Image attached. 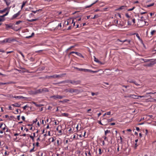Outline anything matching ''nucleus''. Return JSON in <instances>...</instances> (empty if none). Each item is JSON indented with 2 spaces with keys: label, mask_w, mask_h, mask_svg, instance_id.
Wrapping results in <instances>:
<instances>
[{
  "label": "nucleus",
  "mask_w": 156,
  "mask_h": 156,
  "mask_svg": "<svg viewBox=\"0 0 156 156\" xmlns=\"http://www.w3.org/2000/svg\"><path fill=\"white\" fill-rule=\"evenodd\" d=\"M45 78L47 79H50L52 78L51 76H45Z\"/></svg>",
  "instance_id": "6e6d98bb"
},
{
  "label": "nucleus",
  "mask_w": 156,
  "mask_h": 156,
  "mask_svg": "<svg viewBox=\"0 0 156 156\" xmlns=\"http://www.w3.org/2000/svg\"><path fill=\"white\" fill-rule=\"evenodd\" d=\"M29 59L31 61L33 62L34 61V58L32 57H31Z\"/></svg>",
  "instance_id": "37998d69"
},
{
  "label": "nucleus",
  "mask_w": 156,
  "mask_h": 156,
  "mask_svg": "<svg viewBox=\"0 0 156 156\" xmlns=\"http://www.w3.org/2000/svg\"><path fill=\"white\" fill-rule=\"evenodd\" d=\"M34 147H33V148L31 149L30 151V152H31L33 151H35L34 150Z\"/></svg>",
  "instance_id": "8fccbe9b"
},
{
  "label": "nucleus",
  "mask_w": 156,
  "mask_h": 156,
  "mask_svg": "<svg viewBox=\"0 0 156 156\" xmlns=\"http://www.w3.org/2000/svg\"><path fill=\"white\" fill-rule=\"evenodd\" d=\"M5 25L6 26V28H11L12 27V26L9 25L8 24H6Z\"/></svg>",
  "instance_id": "2f4dec72"
},
{
  "label": "nucleus",
  "mask_w": 156,
  "mask_h": 156,
  "mask_svg": "<svg viewBox=\"0 0 156 156\" xmlns=\"http://www.w3.org/2000/svg\"><path fill=\"white\" fill-rule=\"evenodd\" d=\"M74 68L78 70L79 71H83L85 72H87V69H80L76 67H75Z\"/></svg>",
  "instance_id": "6e6552de"
},
{
  "label": "nucleus",
  "mask_w": 156,
  "mask_h": 156,
  "mask_svg": "<svg viewBox=\"0 0 156 156\" xmlns=\"http://www.w3.org/2000/svg\"><path fill=\"white\" fill-rule=\"evenodd\" d=\"M62 116H64L66 117H68L69 115V114L68 113H62Z\"/></svg>",
  "instance_id": "c756f323"
},
{
  "label": "nucleus",
  "mask_w": 156,
  "mask_h": 156,
  "mask_svg": "<svg viewBox=\"0 0 156 156\" xmlns=\"http://www.w3.org/2000/svg\"><path fill=\"white\" fill-rule=\"evenodd\" d=\"M106 113L107 115H109L111 114V112L110 111V112H106Z\"/></svg>",
  "instance_id": "69168bd1"
},
{
  "label": "nucleus",
  "mask_w": 156,
  "mask_h": 156,
  "mask_svg": "<svg viewBox=\"0 0 156 156\" xmlns=\"http://www.w3.org/2000/svg\"><path fill=\"white\" fill-rule=\"evenodd\" d=\"M44 69H45V67L44 66H43L40 68V70L42 71V70H44Z\"/></svg>",
  "instance_id": "5fc2aeb1"
},
{
  "label": "nucleus",
  "mask_w": 156,
  "mask_h": 156,
  "mask_svg": "<svg viewBox=\"0 0 156 156\" xmlns=\"http://www.w3.org/2000/svg\"><path fill=\"white\" fill-rule=\"evenodd\" d=\"M37 20V19H32L31 20H28V19L27 20L29 22H31L34 21H36Z\"/></svg>",
  "instance_id": "a878e982"
},
{
  "label": "nucleus",
  "mask_w": 156,
  "mask_h": 156,
  "mask_svg": "<svg viewBox=\"0 0 156 156\" xmlns=\"http://www.w3.org/2000/svg\"><path fill=\"white\" fill-rule=\"evenodd\" d=\"M49 140H51V142H53L54 141V139L53 137H51L49 139Z\"/></svg>",
  "instance_id": "a18cd8bd"
},
{
  "label": "nucleus",
  "mask_w": 156,
  "mask_h": 156,
  "mask_svg": "<svg viewBox=\"0 0 156 156\" xmlns=\"http://www.w3.org/2000/svg\"><path fill=\"white\" fill-rule=\"evenodd\" d=\"M98 0H97L96 1V2H94L92 4H91L90 5L88 6H87L85 7V8H90L94 4H95L96 2H98Z\"/></svg>",
  "instance_id": "a211bd4d"
},
{
  "label": "nucleus",
  "mask_w": 156,
  "mask_h": 156,
  "mask_svg": "<svg viewBox=\"0 0 156 156\" xmlns=\"http://www.w3.org/2000/svg\"><path fill=\"white\" fill-rule=\"evenodd\" d=\"M141 60L144 61V62H150L151 60H153V59H147L142 58Z\"/></svg>",
  "instance_id": "4468645a"
},
{
  "label": "nucleus",
  "mask_w": 156,
  "mask_h": 156,
  "mask_svg": "<svg viewBox=\"0 0 156 156\" xmlns=\"http://www.w3.org/2000/svg\"><path fill=\"white\" fill-rule=\"evenodd\" d=\"M132 98L134 99H137L138 98L139 96H137L134 95V94H132Z\"/></svg>",
  "instance_id": "412c9836"
},
{
  "label": "nucleus",
  "mask_w": 156,
  "mask_h": 156,
  "mask_svg": "<svg viewBox=\"0 0 156 156\" xmlns=\"http://www.w3.org/2000/svg\"><path fill=\"white\" fill-rule=\"evenodd\" d=\"M6 42L7 43H11L12 42L15 41L16 40L14 38H6Z\"/></svg>",
  "instance_id": "0eeeda50"
},
{
  "label": "nucleus",
  "mask_w": 156,
  "mask_h": 156,
  "mask_svg": "<svg viewBox=\"0 0 156 156\" xmlns=\"http://www.w3.org/2000/svg\"><path fill=\"white\" fill-rule=\"evenodd\" d=\"M126 6L123 5L121 6L120 8H119L117 10H122L126 8Z\"/></svg>",
  "instance_id": "f3484780"
},
{
  "label": "nucleus",
  "mask_w": 156,
  "mask_h": 156,
  "mask_svg": "<svg viewBox=\"0 0 156 156\" xmlns=\"http://www.w3.org/2000/svg\"><path fill=\"white\" fill-rule=\"evenodd\" d=\"M34 33H32L31 35V36H27V37H26V38H30L31 37L33 36H34Z\"/></svg>",
  "instance_id": "393cba45"
},
{
  "label": "nucleus",
  "mask_w": 156,
  "mask_h": 156,
  "mask_svg": "<svg viewBox=\"0 0 156 156\" xmlns=\"http://www.w3.org/2000/svg\"><path fill=\"white\" fill-rule=\"evenodd\" d=\"M156 31V30H153L151 32V34L152 35L154 34V33Z\"/></svg>",
  "instance_id": "09e8293b"
},
{
  "label": "nucleus",
  "mask_w": 156,
  "mask_h": 156,
  "mask_svg": "<svg viewBox=\"0 0 156 156\" xmlns=\"http://www.w3.org/2000/svg\"><path fill=\"white\" fill-rule=\"evenodd\" d=\"M94 61L97 62H100V61L95 56H94Z\"/></svg>",
  "instance_id": "72a5a7b5"
},
{
  "label": "nucleus",
  "mask_w": 156,
  "mask_h": 156,
  "mask_svg": "<svg viewBox=\"0 0 156 156\" xmlns=\"http://www.w3.org/2000/svg\"><path fill=\"white\" fill-rule=\"evenodd\" d=\"M22 21H20V20H19V21H17L16 22V25H18V24H19L20 23H22Z\"/></svg>",
  "instance_id": "58836bf2"
},
{
  "label": "nucleus",
  "mask_w": 156,
  "mask_h": 156,
  "mask_svg": "<svg viewBox=\"0 0 156 156\" xmlns=\"http://www.w3.org/2000/svg\"><path fill=\"white\" fill-rule=\"evenodd\" d=\"M41 9H38V10H37L35 11H32V12H33V13H36L37 12L39 11H41Z\"/></svg>",
  "instance_id": "ea45409f"
},
{
  "label": "nucleus",
  "mask_w": 156,
  "mask_h": 156,
  "mask_svg": "<svg viewBox=\"0 0 156 156\" xmlns=\"http://www.w3.org/2000/svg\"><path fill=\"white\" fill-rule=\"evenodd\" d=\"M11 7H7L5 8L2 10H0V13L2 14L5 12L6 10H9Z\"/></svg>",
  "instance_id": "423d86ee"
},
{
  "label": "nucleus",
  "mask_w": 156,
  "mask_h": 156,
  "mask_svg": "<svg viewBox=\"0 0 156 156\" xmlns=\"http://www.w3.org/2000/svg\"><path fill=\"white\" fill-rule=\"evenodd\" d=\"M43 51V50H39V51H36L35 52L36 53H39L40 52H41Z\"/></svg>",
  "instance_id": "13d9d810"
},
{
  "label": "nucleus",
  "mask_w": 156,
  "mask_h": 156,
  "mask_svg": "<svg viewBox=\"0 0 156 156\" xmlns=\"http://www.w3.org/2000/svg\"><path fill=\"white\" fill-rule=\"evenodd\" d=\"M87 72H91V73H97L98 72V71H94L92 70H90V69H87Z\"/></svg>",
  "instance_id": "6ab92c4d"
},
{
  "label": "nucleus",
  "mask_w": 156,
  "mask_h": 156,
  "mask_svg": "<svg viewBox=\"0 0 156 156\" xmlns=\"http://www.w3.org/2000/svg\"><path fill=\"white\" fill-rule=\"evenodd\" d=\"M30 138H31L32 139V140H34V137L33 136H31V135H30Z\"/></svg>",
  "instance_id": "774afa93"
},
{
  "label": "nucleus",
  "mask_w": 156,
  "mask_h": 156,
  "mask_svg": "<svg viewBox=\"0 0 156 156\" xmlns=\"http://www.w3.org/2000/svg\"><path fill=\"white\" fill-rule=\"evenodd\" d=\"M75 54H76L77 55L80 57H81L83 58H84L83 56L81 53H79L78 52H76V53H75Z\"/></svg>",
  "instance_id": "aec40b11"
},
{
  "label": "nucleus",
  "mask_w": 156,
  "mask_h": 156,
  "mask_svg": "<svg viewBox=\"0 0 156 156\" xmlns=\"http://www.w3.org/2000/svg\"><path fill=\"white\" fill-rule=\"evenodd\" d=\"M110 133V130H107L106 131H105V135L106 136L107 133Z\"/></svg>",
  "instance_id": "473e14b6"
},
{
  "label": "nucleus",
  "mask_w": 156,
  "mask_h": 156,
  "mask_svg": "<svg viewBox=\"0 0 156 156\" xmlns=\"http://www.w3.org/2000/svg\"><path fill=\"white\" fill-rule=\"evenodd\" d=\"M13 97L18 99L25 98V97L23 96H14V97Z\"/></svg>",
  "instance_id": "2eb2a0df"
},
{
  "label": "nucleus",
  "mask_w": 156,
  "mask_h": 156,
  "mask_svg": "<svg viewBox=\"0 0 156 156\" xmlns=\"http://www.w3.org/2000/svg\"><path fill=\"white\" fill-rule=\"evenodd\" d=\"M6 39H4V40H3L2 41H0V44L7 43V42H6Z\"/></svg>",
  "instance_id": "5701e85b"
},
{
  "label": "nucleus",
  "mask_w": 156,
  "mask_h": 156,
  "mask_svg": "<svg viewBox=\"0 0 156 156\" xmlns=\"http://www.w3.org/2000/svg\"><path fill=\"white\" fill-rule=\"evenodd\" d=\"M66 82V81H61V82H59L58 83H55V84H61V83H65Z\"/></svg>",
  "instance_id": "b1692460"
},
{
  "label": "nucleus",
  "mask_w": 156,
  "mask_h": 156,
  "mask_svg": "<svg viewBox=\"0 0 156 156\" xmlns=\"http://www.w3.org/2000/svg\"><path fill=\"white\" fill-rule=\"evenodd\" d=\"M127 82H129V83H135V81H133V80H128L127 81Z\"/></svg>",
  "instance_id": "de8ad7c7"
},
{
  "label": "nucleus",
  "mask_w": 156,
  "mask_h": 156,
  "mask_svg": "<svg viewBox=\"0 0 156 156\" xmlns=\"http://www.w3.org/2000/svg\"><path fill=\"white\" fill-rule=\"evenodd\" d=\"M155 93H156V92H150L147 93V94H155Z\"/></svg>",
  "instance_id": "bf43d9fd"
},
{
  "label": "nucleus",
  "mask_w": 156,
  "mask_h": 156,
  "mask_svg": "<svg viewBox=\"0 0 156 156\" xmlns=\"http://www.w3.org/2000/svg\"><path fill=\"white\" fill-rule=\"evenodd\" d=\"M9 83H1V85H5V84H8Z\"/></svg>",
  "instance_id": "052dcab7"
},
{
  "label": "nucleus",
  "mask_w": 156,
  "mask_h": 156,
  "mask_svg": "<svg viewBox=\"0 0 156 156\" xmlns=\"http://www.w3.org/2000/svg\"><path fill=\"white\" fill-rule=\"evenodd\" d=\"M26 2V1H23V2L22 5L21 6V9H22L23 8V7L25 6Z\"/></svg>",
  "instance_id": "cd10ccee"
},
{
  "label": "nucleus",
  "mask_w": 156,
  "mask_h": 156,
  "mask_svg": "<svg viewBox=\"0 0 156 156\" xmlns=\"http://www.w3.org/2000/svg\"><path fill=\"white\" fill-rule=\"evenodd\" d=\"M37 121V119H36L35 120H34L33 121V123H36Z\"/></svg>",
  "instance_id": "338daca9"
},
{
  "label": "nucleus",
  "mask_w": 156,
  "mask_h": 156,
  "mask_svg": "<svg viewBox=\"0 0 156 156\" xmlns=\"http://www.w3.org/2000/svg\"><path fill=\"white\" fill-rule=\"evenodd\" d=\"M71 90V88H69V89H66L65 90V91L66 92H69V91Z\"/></svg>",
  "instance_id": "79ce46f5"
},
{
  "label": "nucleus",
  "mask_w": 156,
  "mask_h": 156,
  "mask_svg": "<svg viewBox=\"0 0 156 156\" xmlns=\"http://www.w3.org/2000/svg\"><path fill=\"white\" fill-rule=\"evenodd\" d=\"M80 91L78 89H74L71 88V90L69 91V93L71 94L75 93V94H77L80 93Z\"/></svg>",
  "instance_id": "f257e3e1"
},
{
  "label": "nucleus",
  "mask_w": 156,
  "mask_h": 156,
  "mask_svg": "<svg viewBox=\"0 0 156 156\" xmlns=\"http://www.w3.org/2000/svg\"><path fill=\"white\" fill-rule=\"evenodd\" d=\"M69 101V99H64V100H63V103H66Z\"/></svg>",
  "instance_id": "c9c22d12"
},
{
  "label": "nucleus",
  "mask_w": 156,
  "mask_h": 156,
  "mask_svg": "<svg viewBox=\"0 0 156 156\" xmlns=\"http://www.w3.org/2000/svg\"><path fill=\"white\" fill-rule=\"evenodd\" d=\"M28 106H27V105H26L25 106H24L23 107V108L24 109H25Z\"/></svg>",
  "instance_id": "0e129e2a"
},
{
  "label": "nucleus",
  "mask_w": 156,
  "mask_h": 156,
  "mask_svg": "<svg viewBox=\"0 0 156 156\" xmlns=\"http://www.w3.org/2000/svg\"><path fill=\"white\" fill-rule=\"evenodd\" d=\"M125 15L127 18H130V16H129L128 13L126 14Z\"/></svg>",
  "instance_id": "603ef678"
},
{
  "label": "nucleus",
  "mask_w": 156,
  "mask_h": 156,
  "mask_svg": "<svg viewBox=\"0 0 156 156\" xmlns=\"http://www.w3.org/2000/svg\"><path fill=\"white\" fill-rule=\"evenodd\" d=\"M65 97V96H64L57 95L51 96L50 97V98H53V99L55 100L57 99H61Z\"/></svg>",
  "instance_id": "f03ea898"
},
{
  "label": "nucleus",
  "mask_w": 156,
  "mask_h": 156,
  "mask_svg": "<svg viewBox=\"0 0 156 156\" xmlns=\"http://www.w3.org/2000/svg\"><path fill=\"white\" fill-rule=\"evenodd\" d=\"M20 14V11H19L17 13L14 14L13 16L11 18V20H13L15 19L16 17H18Z\"/></svg>",
  "instance_id": "39448f33"
},
{
  "label": "nucleus",
  "mask_w": 156,
  "mask_h": 156,
  "mask_svg": "<svg viewBox=\"0 0 156 156\" xmlns=\"http://www.w3.org/2000/svg\"><path fill=\"white\" fill-rule=\"evenodd\" d=\"M67 83H70L71 84H75V85H77L80 83V81H75L74 80L72 81L71 80H68L66 81Z\"/></svg>",
  "instance_id": "7ed1b4c3"
},
{
  "label": "nucleus",
  "mask_w": 156,
  "mask_h": 156,
  "mask_svg": "<svg viewBox=\"0 0 156 156\" xmlns=\"http://www.w3.org/2000/svg\"><path fill=\"white\" fill-rule=\"evenodd\" d=\"M103 121L104 120H102V122H103V123H101V121H100L99 122V123L102 125H107V123H106V122L105 123V122H103Z\"/></svg>",
  "instance_id": "bb28decb"
},
{
  "label": "nucleus",
  "mask_w": 156,
  "mask_h": 156,
  "mask_svg": "<svg viewBox=\"0 0 156 156\" xmlns=\"http://www.w3.org/2000/svg\"><path fill=\"white\" fill-rule=\"evenodd\" d=\"M113 120V119L112 118L111 119H103V120H106V123L107 124L108 122H111Z\"/></svg>",
  "instance_id": "9d476101"
},
{
  "label": "nucleus",
  "mask_w": 156,
  "mask_h": 156,
  "mask_svg": "<svg viewBox=\"0 0 156 156\" xmlns=\"http://www.w3.org/2000/svg\"><path fill=\"white\" fill-rule=\"evenodd\" d=\"M33 103L37 107H40L41 105H38L35 102H33Z\"/></svg>",
  "instance_id": "c85d7f7f"
},
{
  "label": "nucleus",
  "mask_w": 156,
  "mask_h": 156,
  "mask_svg": "<svg viewBox=\"0 0 156 156\" xmlns=\"http://www.w3.org/2000/svg\"><path fill=\"white\" fill-rule=\"evenodd\" d=\"M4 1L7 6H9L11 3L10 0H4Z\"/></svg>",
  "instance_id": "1a4fd4ad"
},
{
  "label": "nucleus",
  "mask_w": 156,
  "mask_h": 156,
  "mask_svg": "<svg viewBox=\"0 0 156 156\" xmlns=\"http://www.w3.org/2000/svg\"><path fill=\"white\" fill-rule=\"evenodd\" d=\"M9 11V10H8L7 11V12H6V13L5 14H4V15L5 16H6L8 14Z\"/></svg>",
  "instance_id": "c03bdc74"
},
{
  "label": "nucleus",
  "mask_w": 156,
  "mask_h": 156,
  "mask_svg": "<svg viewBox=\"0 0 156 156\" xmlns=\"http://www.w3.org/2000/svg\"><path fill=\"white\" fill-rule=\"evenodd\" d=\"M12 106H13L14 107H20V105H19L18 103H15V104H13L12 105Z\"/></svg>",
  "instance_id": "4be33fe9"
},
{
  "label": "nucleus",
  "mask_w": 156,
  "mask_h": 156,
  "mask_svg": "<svg viewBox=\"0 0 156 156\" xmlns=\"http://www.w3.org/2000/svg\"><path fill=\"white\" fill-rule=\"evenodd\" d=\"M18 52L23 57V58H24V55L20 51H18Z\"/></svg>",
  "instance_id": "e433bc0d"
},
{
  "label": "nucleus",
  "mask_w": 156,
  "mask_h": 156,
  "mask_svg": "<svg viewBox=\"0 0 156 156\" xmlns=\"http://www.w3.org/2000/svg\"><path fill=\"white\" fill-rule=\"evenodd\" d=\"M41 93L43 92H48L49 91V90L48 89L46 88H43L42 89H41Z\"/></svg>",
  "instance_id": "ddd939ff"
},
{
  "label": "nucleus",
  "mask_w": 156,
  "mask_h": 156,
  "mask_svg": "<svg viewBox=\"0 0 156 156\" xmlns=\"http://www.w3.org/2000/svg\"><path fill=\"white\" fill-rule=\"evenodd\" d=\"M136 36L138 38L139 40H141L140 38V37L139 35L138 34H136Z\"/></svg>",
  "instance_id": "49530a36"
},
{
  "label": "nucleus",
  "mask_w": 156,
  "mask_h": 156,
  "mask_svg": "<svg viewBox=\"0 0 156 156\" xmlns=\"http://www.w3.org/2000/svg\"><path fill=\"white\" fill-rule=\"evenodd\" d=\"M62 75H56V78H57V77H62Z\"/></svg>",
  "instance_id": "a19ab883"
},
{
  "label": "nucleus",
  "mask_w": 156,
  "mask_h": 156,
  "mask_svg": "<svg viewBox=\"0 0 156 156\" xmlns=\"http://www.w3.org/2000/svg\"><path fill=\"white\" fill-rule=\"evenodd\" d=\"M99 16H98V14L95 15L94 16V17L91 18V19H94L97 18H98Z\"/></svg>",
  "instance_id": "7c9ffc66"
},
{
  "label": "nucleus",
  "mask_w": 156,
  "mask_h": 156,
  "mask_svg": "<svg viewBox=\"0 0 156 156\" xmlns=\"http://www.w3.org/2000/svg\"><path fill=\"white\" fill-rule=\"evenodd\" d=\"M41 93H41V89H39L35 91H34V94H37Z\"/></svg>",
  "instance_id": "f8f14e48"
},
{
  "label": "nucleus",
  "mask_w": 156,
  "mask_h": 156,
  "mask_svg": "<svg viewBox=\"0 0 156 156\" xmlns=\"http://www.w3.org/2000/svg\"><path fill=\"white\" fill-rule=\"evenodd\" d=\"M59 139H58V140H57V144H58V146L59 145Z\"/></svg>",
  "instance_id": "e2e57ef3"
},
{
  "label": "nucleus",
  "mask_w": 156,
  "mask_h": 156,
  "mask_svg": "<svg viewBox=\"0 0 156 156\" xmlns=\"http://www.w3.org/2000/svg\"><path fill=\"white\" fill-rule=\"evenodd\" d=\"M99 154H101L102 153V152L101 151V148H99Z\"/></svg>",
  "instance_id": "4d7b16f0"
},
{
  "label": "nucleus",
  "mask_w": 156,
  "mask_h": 156,
  "mask_svg": "<svg viewBox=\"0 0 156 156\" xmlns=\"http://www.w3.org/2000/svg\"><path fill=\"white\" fill-rule=\"evenodd\" d=\"M144 17L143 16H142L141 17V19L139 20L140 22H143V21L144 20Z\"/></svg>",
  "instance_id": "4c0bfd02"
},
{
  "label": "nucleus",
  "mask_w": 156,
  "mask_h": 156,
  "mask_svg": "<svg viewBox=\"0 0 156 156\" xmlns=\"http://www.w3.org/2000/svg\"><path fill=\"white\" fill-rule=\"evenodd\" d=\"M135 8V7H133V8H131V9H129L128 10V11H132L133 10L134 8Z\"/></svg>",
  "instance_id": "3c124183"
},
{
  "label": "nucleus",
  "mask_w": 156,
  "mask_h": 156,
  "mask_svg": "<svg viewBox=\"0 0 156 156\" xmlns=\"http://www.w3.org/2000/svg\"><path fill=\"white\" fill-rule=\"evenodd\" d=\"M156 59H153L152 60L153 61L151 60V61H150L151 62L147 65V66L148 67H151L155 64L156 63Z\"/></svg>",
  "instance_id": "20e7f679"
},
{
  "label": "nucleus",
  "mask_w": 156,
  "mask_h": 156,
  "mask_svg": "<svg viewBox=\"0 0 156 156\" xmlns=\"http://www.w3.org/2000/svg\"><path fill=\"white\" fill-rule=\"evenodd\" d=\"M5 126H5V124H3V123H2L0 125V128H2V130H4L5 129Z\"/></svg>",
  "instance_id": "9b49d317"
},
{
  "label": "nucleus",
  "mask_w": 156,
  "mask_h": 156,
  "mask_svg": "<svg viewBox=\"0 0 156 156\" xmlns=\"http://www.w3.org/2000/svg\"><path fill=\"white\" fill-rule=\"evenodd\" d=\"M5 20V19L4 18H0V22L2 21H3Z\"/></svg>",
  "instance_id": "680f3d73"
},
{
  "label": "nucleus",
  "mask_w": 156,
  "mask_h": 156,
  "mask_svg": "<svg viewBox=\"0 0 156 156\" xmlns=\"http://www.w3.org/2000/svg\"><path fill=\"white\" fill-rule=\"evenodd\" d=\"M120 41L122 43H123V42H126V41H128V43H129L130 41V40H127L126 39L124 40H123V41H121L119 39H118L117 40V41Z\"/></svg>",
  "instance_id": "dca6fc26"
},
{
  "label": "nucleus",
  "mask_w": 156,
  "mask_h": 156,
  "mask_svg": "<svg viewBox=\"0 0 156 156\" xmlns=\"http://www.w3.org/2000/svg\"><path fill=\"white\" fill-rule=\"evenodd\" d=\"M74 47H75V46H71L70 47H69V48L67 49V50H70L71 48H73Z\"/></svg>",
  "instance_id": "864d4df0"
},
{
  "label": "nucleus",
  "mask_w": 156,
  "mask_h": 156,
  "mask_svg": "<svg viewBox=\"0 0 156 156\" xmlns=\"http://www.w3.org/2000/svg\"><path fill=\"white\" fill-rule=\"evenodd\" d=\"M154 5V3H153L151 4H150V5H147V7H151V6H153Z\"/></svg>",
  "instance_id": "f704fd0d"
}]
</instances>
